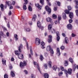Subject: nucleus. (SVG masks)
<instances>
[{
  "mask_svg": "<svg viewBox=\"0 0 78 78\" xmlns=\"http://www.w3.org/2000/svg\"><path fill=\"white\" fill-rule=\"evenodd\" d=\"M44 67H45V69H47V64H45L44 65Z\"/></svg>",
  "mask_w": 78,
  "mask_h": 78,
  "instance_id": "nucleus-55",
  "label": "nucleus"
},
{
  "mask_svg": "<svg viewBox=\"0 0 78 78\" xmlns=\"http://www.w3.org/2000/svg\"><path fill=\"white\" fill-rule=\"evenodd\" d=\"M72 73V69H69L68 72V74H69V75H71Z\"/></svg>",
  "mask_w": 78,
  "mask_h": 78,
  "instance_id": "nucleus-14",
  "label": "nucleus"
},
{
  "mask_svg": "<svg viewBox=\"0 0 78 78\" xmlns=\"http://www.w3.org/2000/svg\"><path fill=\"white\" fill-rule=\"evenodd\" d=\"M69 16L70 19H73V13L71 12L69 15Z\"/></svg>",
  "mask_w": 78,
  "mask_h": 78,
  "instance_id": "nucleus-10",
  "label": "nucleus"
},
{
  "mask_svg": "<svg viewBox=\"0 0 78 78\" xmlns=\"http://www.w3.org/2000/svg\"><path fill=\"white\" fill-rule=\"evenodd\" d=\"M48 30H51V29L52 28V26L51 24H49L48 25Z\"/></svg>",
  "mask_w": 78,
  "mask_h": 78,
  "instance_id": "nucleus-27",
  "label": "nucleus"
},
{
  "mask_svg": "<svg viewBox=\"0 0 78 78\" xmlns=\"http://www.w3.org/2000/svg\"><path fill=\"white\" fill-rule=\"evenodd\" d=\"M75 1L76 2V5H78V1L76 0H75Z\"/></svg>",
  "mask_w": 78,
  "mask_h": 78,
  "instance_id": "nucleus-63",
  "label": "nucleus"
},
{
  "mask_svg": "<svg viewBox=\"0 0 78 78\" xmlns=\"http://www.w3.org/2000/svg\"><path fill=\"white\" fill-rule=\"evenodd\" d=\"M24 72L25 74H28V71H27V70H25L24 71Z\"/></svg>",
  "mask_w": 78,
  "mask_h": 78,
  "instance_id": "nucleus-61",
  "label": "nucleus"
},
{
  "mask_svg": "<svg viewBox=\"0 0 78 78\" xmlns=\"http://www.w3.org/2000/svg\"><path fill=\"white\" fill-rule=\"evenodd\" d=\"M61 49L62 50H63L64 48H65V47H64V46H62L60 47Z\"/></svg>",
  "mask_w": 78,
  "mask_h": 78,
  "instance_id": "nucleus-45",
  "label": "nucleus"
},
{
  "mask_svg": "<svg viewBox=\"0 0 78 78\" xmlns=\"http://www.w3.org/2000/svg\"><path fill=\"white\" fill-rule=\"evenodd\" d=\"M4 78H8V75L7 74H5L4 75Z\"/></svg>",
  "mask_w": 78,
  "mask_h": 78,
  "instance_id": "nucleus-43",
  "label": "nucleus"
},
{
  "mask_svg": "<svg viewBox=\"0 0 78 78\" xmlns=\"http://www.w3.org/2000/svg\"><path fill=\"white\" fill-rule=\"evenodd\" d=\"M61 17L59 15H58V20L59 23V21L60 20H61Z\"/></svg>",
  "mask_w": 78,
  "mask_h": 78,
  "instance_id": "nucleus-28",
  "label": "nucleus"
},
{
  "mask_svg": "<svg viewBox=\"0 0 78 78\" xmlns=\"http://www.w3.org/2000/svg\"><path fill=\"white\" fill-rule=\"evenodd\" d=\"M52 17H53V19H57V16L55 14L52 15Z\"/></svg>",
  "mask_w": 78,
  "mask_h": 78,
  "instance_id": "nucleus-26",
  "label": "nucleus"
},
{
  "mask_svg": "<svg viewBox=\"0 0 78 78\" xmlns=\"http://www.w3.org/2000/svg\"><path fill=\"white\" fill-rule=\"evenodd\" d=\"M57 54L58 56H59L61 55V53L60 52H57Z\"/></svg>",
  "mask_w": 78,
  "mask_h": 78,
  "instance_id": "nucleus-58",
  "label": "nucleus"
},
{
  "mask_svg": "<svg viewBox=\"0 0 78 78\" xmlns=\"http://www.w3.org/2000/svg\"><path fill=\"white\" fill-rule=\"evenodd\" d=\"M41 45L42 46L41 48L42 49H44V48H45V47L44 46L45 45V43L44 42V41H42L41 43Z\"/></svg>",
  "mask_w": 78,
  "mask_h": 78,
  "instance_id": "nucleus-9",
  "label": "nucleus"
},
{
  "mask_svg": "<svg viewBox=\"0 0 78 78\" xmlns=\"http://www.w3.org/2000/svg\"><path fill=\"white\" fill-rule=\"evenodd\" d=\"M28 9L30 11H32V7L31 6V5H29L28 7Z\"/></svg>",
  "mask_w": 78,
  "mask_h": 78,
  "instance_id": "nucleus-35",
  "label": "nucleus"
},
{
  "mask_svg": "<svg viewBox=\"0 0 78 78\" xmlns=\"http://www.w3.org/2000/svg\"><path fill=\"white\" fill-rule=\"evenodd\" d=\"M58 5V6H60L61 5V3L60 2H59V1H58L57 2Z\"/></svg>",
  "mask_w": 78,
  "mask_h": 78,
  "instance_id": "nucleus-48",
  "label": "nucleus"
},
{
  "mask_svg": "<svg viewBox=\"0 0 78 78\" xmlns=\"http://www.w3.org/2000/svg\"><path fill=\"white\" fill-rule=\"evenodd\" d=\"M44 54L45 56H48V54H47V53L46 52L44 53Z\"/></svg>",
  "mask_w": 78,
  "mask_h": 78,
  "instance_id": "nucleus-59",
  "label": "nucleus"
},
{
  "mask_svg": "<svg viewBox=\"0 0 78 78\" xmlns=\"http://www.w3.org/2000/svg\"><path fill=\"white\" fill-rule=\"evenodd\" d=\"M26 5H27L24 4V5L23 6V10H25L27 9V6H26Z\"/></svg>",
  "mask_w": 78,
  "mask_h": 78,
  "instance_id": "nucleus-25",
  "label": "nucleus"
},
{
  "mask_svg": "<svg viewBox=\"0 0 78 78\" xmlns=\"http://www.w3.org/2000/svg\"><path fill=\"white\" fill-rule=\"evenodd\" d=\"M30 78H35L34 77V76L33 74H31L30 77Z\"/></svg>",
  "mask_w": 78,
  "mask_h": 78,
  "instance_id": "nucleus-64",
  "label": "nucleus"
},
{
  "mask_svg": "<svg viewBox=\"0 0 78 78\" xmlns=\"http://www.w3.org/2000/svg\"><path fill=\"white\" fill-rule=\"evenodd\" d=\"M27 65V62L24 61L23 62H21L20 63V66L21 67H23L24 66H26Z\"/></svg>",
  "mask_w": 78,
  "mask_h": 78,
  "instance_id": "nucleus-2",
  "label": "nucleus"
},
{
  "mask_svg": "<svg viewBox=\"0 0 78 78\" xmlns=\"http://www.w3.org/2000/svg\"><path fill=\"white\" fill-rule=\"evenodd\" d=\"M0 35L1 36H3L4 37H6V35L4 34L3 33V32L2 31L0 32Z\"/></svg>",
  "mask_w": 78,
  "mask_h": 78,
  "instance_id": "nucleus-15",
  "label": "nucleus"
},
{
  "mask_svg": "<svg viewBox=\"0 0 78 78\" xmlns=\"http://www.w3.org/2000/svg\"><path fill=\"white\" fill-rule=\"evenodd\" d=\"M35 5L37 7L39 8V9H41L42 7L41 6H40V5H39V3H37V5L36 4Z\"/></svg>",
  "mask_w": 78,
  "mask_h": 78,
  "instance_id": "nucleus-20",
  "label": "nucleus"
},
{
  "mask_svg": "<svg viewBox=\"0 0 78 78\" xmlns=\"http://www.w3.org/2000/svg\"><path fill=\"white\" fill-rule=\"evenodd\" d=\"M36 18H37V16H36V15H34L32 19V20L33 21H35Z\"/></svg>",
  "mask_w": 78,
  "mask_h": 78,
  "instance_id": "nucleus-19",
  "label": "nucleus"
},
{
  "mask_svg": "<svg viewBox=\"0 0 78 78\" xmlns=\"http://www.w3.org/2000/svg\"><path fill=\"white\" fill-rule=\"evenodd\" d=\"M12 14V12H11V11H10L9 12V16H11V15Z\"/></svg>",
  "mask_w": 78,
  "mask_h": 78,
  "instance_id": "nucleus-60",
  "label": "nucleus"
},
{
  "mask_svg": "<svg viewBox=\"0 0 78 78\" xmlns=\"http://www.w3.org/2000/svg\"><path fill=\"white\" fill-rule=\"evenodd\" d=\"M48 41L49 43H50L52 41V36L50 35L48 36Z\"/></svg>",
  "mask_w": 78,
  "mask_h": 78,
  "instance_id": "nucleus-6",
  "label": "nucleus"
},
{
  "mask_svg": "<svg viewBox=\"0 0 78 78\" xmlns=\"http://www.w3.org/2000/svg\"><path fill=\"white\" fill-rule=\"evenodd\" d=\"M10 74L12 77H14L15 76V73H14L13 71H11Z\"/></svg>",
  "mask_w": 78,
  "mask_h": 78,
  "instance_id": "nucleus-18",
  "label": "nucleus"
},
{
  "mask_svg": "<svg viewBox=\"0 0 78 78\" xmlns=\"http://www.w3.org/2000/svg\"><path fill=\"white\" fill-rule=\"evenodd\" d=\"M6 35L7 36H8V37H9V32H7Z\"/></svg>",
  "mask_w": 78,
  "mask_h": 78,
  "instance_id": "nucleus-57",
  "label": "nucleus"
},
{
  "mask_svg": "<svg viewBox=\"0 0 78 78\" xmlns=\"http://www.w3.org/2000/svg\"><path fill=\"white\" fill-rule=\"evenodd\" d=\"M68 10H69V11H70L72 9V7L70 6H68Z\"/></svg>",
  "mask_w": 78,
  "mask_h": 78,
  "instance_id": "nucleus-44",
  "label": "nucleus"
},
{
  "mask_svg": "<svg viewBox=\"0 0 78 78\" xmlns=\"http://www.w3.org/2000/svg\"><path fill=\"white\" fill-rule=\"evenodd\" d=\"M72 36L73 37H75L76 36V35L74 34L73 33H72Z\"/></svg>",
  "mask_w": 78,
  "mask_h": 78,
  "instance_id": "nucleus-54",
  "label": "nucleus"
},
{
  "mask_svg": "<svg viewBox=\"0 0 78 78\" xmlns=\"http://www.w3.org/2000/svg\"><path fill=\"white\" fill-rule=\"evenodd\" d=\"M4 7V5H3V4H2L1 5L0 7L1 8L2 11H3V10H4V9H3Z\"/></svg>",
  "mask_w": 78,
  "mask_h": 78,
  "instance_id": "nucleus-22",
  "label": "nucleus"
},
{
  "mask_svg": "<svg viewBox=\"0 0 78 78\" xmlns=\"http://www.w3.org/2000/svg\"><path fill=\"white\" fill-rule=\"evenodd\" d=\"M40 3H41L42 5H44V0H40Z\"/></svg>",
  "mask_w": 78,
  "mask_h": 78,
  "instance_id": "nucleus-33",
  "label": "nucleus"
},
{
  "mask_svg": "<svg viewBox=\"0 0 78 78\" xmlns=\"http://www.w3.org/2000/svg\"><path fill=\"white\" fill-rule=\"evenodd\" d=\"M26 31L27 32H30V29L29 28H27L26 29Z\"/></svg>",
  "mask_w": 78,
  "mask_h": 78,
  "instance_id": "nucleus-51",
  "label": "nucleus"
},
{
  "mask_svg": "<svg viewBox=\"0 0 78 78\" xmlns=\"http://www.w3.org/2000/svg\"><path fill=\"white\" fill-rule=\"evenodd\" d=\"M56 34L57 36L56 37V40L57 41H59V39H60V37H59L60 34L58 31L56 32Z\"/></svg>",
  "mask_w": 78,
  "mask_h": 78,
  "instance_id": "nucleus-4",
  "label": "nucleus"
},
{
  "mask_svg": "<svg viewBox=\"0 0 78 78\" xmlns=\"http://www.w3.org/2000/svg\"><path fill=\"white\" fill-rule=\"evenodd\" d=\"M44 76V78H49V75L47 73H45L44 74V75H43Z\"/></svg>",
  "mask_w": 78,
  "mask_h": 78,
  "instance_id": "nucleus-12",
  "label": "nucleus"
},
{
  "mask_svg": "<svg viewBox=\"0 0 78 78\" xmlns=\"http://www.w3.org/2000/svg\"><path fill=\"white\" fill-rule=\"evenodd\" d=\"M40 59L41 61H42L43 59H44V57H43V55H40Z\"/></svg>",
  "mask_w": 78,
  "mask_h": 78,
  "instance_id": "nucleus-32",
  "label": "nucleus"
},
{
  "mask_svg": "<svg viewBox=\"0 0 78 78\" xmlns=\"http://www.w3.org/2000/svg\"><path fill=\"white\" fill-rule=\"evenodd\" d=\"M62 75H63V72L62 71H61L58 73V75L59 76H62Z\"/></svg>",
  "mask_w": 78,
  "mask_h": 78,
  "instance_id": "nucleus-37",
  "label": "nucleus"
},
{
  "mask_svg": "<svg viewBox=\"0 0 78 78\" xmlns=\"http://www.w3.org/2000/svg\"><path fill=\"white\" fill-rule=\"evenodd\" d=\"M18 58L20 59H23V55L21 54H20L18 55Z\"/></svg>",
  "mask_w": 78,
  "mask_h": 78,
  "instance_id": "nucleus-11",
  "label": "nucleus"
},
{
  "mask_svg": "<svg viewBox=\"0 0 78 78\" xmlns=\"http://www.w3.org/2000/svg\"><path fill=\"white\" fill-rule=\"evenodd\" d=\"M37 25L39 28L41 29V30H42L44 29V27L41 26V24L39 22V21L37 22Z\"/></svg>",
  "mask_w": 78,
  "mask_h": 78,
  "instance_id": "nucleus-3",
  "label": "nucleus"
},
{
  "mask_svg": "<svg viewBox=\"0 0 78 78\" xmlns=\"http://www.w3.org/2000/svg\"><path fill=\"white\" fill-rule=\"evenodd\" d=\"M65 42L66 44H67L69 42V39L67 37H66L65 39Z\"/></svg>",
  "mask_w": 78,
  "mask_h": 78,
  "instance_id": "nucleus-17",
  "label": "nucleus"
},
{
  "mask_svg": "<svg viewBox=\"0 0 78 78\" xmlns=\"http://www.w3.org/2000/svg\"><path fill=\"white\" fill-rule=\"evenodd\" d=\"M64 65L65 66H67L68 65V62H67V61H65V63L64 64Z\"/></svg>",
  "mask_w": 78,
  "mask_h": 78,
  "instance_id": "nucleus-41",
  "label": "nucleus"
},
{
  "mask_svg": "<svg viewBox=\"0 0 78 78\" xmlns=\"http://www.w3.org/2000/svg\"><path fill=\"white\" fill-rule=\"evenodd\" d=\"M15 55H17V56H19V52L18 51H15Z\"/></svg>",
  "mask_w": 78,
  "mask_h": 78,
  "instance_id": "nucleus-29",
  "label": "nucleus"
},
{
  "mask_svg": "<svg viewBox=\"0 0 78 78\" xmlns=\"http://www.w3.org/2000/svg\"><path fill=\"white\" fill-rule=\"evenodd\" d=\"M52 69H53L54 70L56 71V69H57V66H55L52 67Z\"/></svg>",
  "mask_w": 78,
  "mask_h": 78,
  "instance_id": "nucleus-38",
  "label": "nucleus"
},
{
  "mask_svg": "<svg viewBox=\"0 0 78 78\" xmlns=\"http://www.w3.org/2000/svg\"><path fill=\"white\" fill-rule=\"evenodd\" d=\"M6 3L7 4L8 6H10L12 5V4L11 3V2H8L7 1L6 2Z\"/></svg>",
  "mask_w": 78,
  "mask_h": 78,
  "instance_id": "nucleus-23",
  "label": "nucleus"
},
{
  "mask_svg": "<svg viewBox=\"0 0 78 78\" xmlns=\"http://www.w3.org/2000/svg\"><path fill=\"white\" fill-rule=\"evenodd\" d=\"M51 48L50 46H47L46 50L48 51H51Z\"/></svg>",
  "mask_w": 78,
  "mask_h": 78,
  "instance_id": "nucleus-16",
  "label": "nucleus"
},
{
  "mask_svg": "<svg viewBox=\"0 0 78 78\" xmlns=\"http://www.w3.org/2000/svg\"><path fill=\"white\" fill-rule=\"evenodd\" d=\"M73 66H74L73 67V69H76V68H77V69H78V65L76 66V64H74Z\"/></svg>",
  "mask_w": 78,
  "mask_h": 78,
  "instance_id": "nucleus-30",
  "label": "nucleus"
},
{
  "mask_svg": "<svg viewBox=\"0 0 78 78\" xmlns=\"http://www.w3.org/2000/svg\"><path fill=\"white\" fill-rule=\"evenodd\" d=\"M69 12H70L69 11L67 10H65V13L67 14H69Z\"/></svg>",
  "mask_w": 78,
  "mask_h": 78,
  "instance_id": "nucleus-42",
  "label": "nucleus"
},
{
  "mask_svg": "<svg viewBox=\"0 0 78 78\" xmlns=\"http://www.w3.org/2000/svg\"><path fill=\"white\" fill-rule=\"evenodd\" d=\"M62 17H63L64 19H66L67 18V16H66V13H62Z\"/></svg>",
  "mask_w": 78,
  "mask_h": 78,
  "instance_id": "nucleus-24",
  "label": "nucleus"
},
{
  "mask_svg": "<svg viewBox=\"0 0 78 78\" xmlns=\"http://www.w3.org/2000/svg\"><path fill=\"white\" fill-rule=\"evenodd\" d=\"M51 33L53 34H55V30L53 29H52L51 30Z\"/></svg>",
  "mask_w": 78,
  "mask_h": 78,
  "instance_id": "nucleus-39",
  "label": "nucleus"
},
{
  "mask_svg": "<svg viewBox=\"0 0 78 78\" xmlns=\"http://www.w3.org/2000/svg\"><path fill=\"white\" fill-rule=\"evenodd\" d=\"M73 21V20L72 19H70L69 20V23H72Z\"/></svg>",
  "mask_w": 78,
  "mask_h": 78,
  "instance_id": "nucleus-50",
  "label": "nucleus"
},
{
  "mask_svg": "<svg viewBox=\"0 0 78 78\" xmlns=\"http://www.w3.org/2000/svg\"><path fill=\"white\" fill-rule=\"evenodd\" d=\"M69 61H70V62L72 63V64L73 63V59H72V58H69Z\"/></svg>",
  "mask_w": 78,
  "mask_h": 78,
  "instance_id": "nucleus-40",
  "label": "nucleus"
},
{
  "mask_svg": "<svg viewBox=\"0 0 78 78\" xmlns=\"http://www.w3.org/2000/svg\"><path fill=\"white\" fill-rule=\"evenodd\" d=\"M67 27L68 30H72V26L70 24H68L67 26Z\"/></svg>",
  "mask_w": 78,
  "mask_h": 78,
  "instance_id": "nucleus-8",
  "label": "nucleus"
},
{
  "mask_svg": "<svg viewBox=\"0 0 78 78\" xmlns=\"http://www.w3.org/2000/svg\"><path fill=\"white\" fill-rule=\"evenodd\" d=\"M24 2L25 3H24V5H27L28 4V0H24Z\"/></svg>",
  "mask_w": 78,
  "mask_h": 78,
  "instance_id": "nucleus-46",
  "label": "nucleus"
},
{
  "mask_svg": "<svg viewBox=\"0 0 78 78\" xmlns=\"http://www.w3.org/2000/svg\"><path fill=\"white\" fill-rule=\"evenodd\" d=\"M45 9L46 11L48 12V14H50L51 13V9L47 5L45 7Z\"/></svg>",
  "mask_w": 78,
  "mask_h": 78,
  "instance_id": "nucleus-1",
  "label": "nucleus"
},
{
  "mask_svg": "<svg viewBox=\"0 0 78 78\" xmlns=\"http://www.w3.org/2000/svg\"><path fill=\"white\" fill-rule=\"evenodd\" d=\"M30 51L32 55H33V51L32 50V49H30Z\"/></svg>",
  "mask_w": 78,
  "mask_h": 78,
  "instance_id": "nucleus-47",
  "label": "nucleus"
},
{
  "mask_svg": "<svg viewBox=\"0 0 78 78\" xmlns=\"http://www.w3.org/2000/svg\"><path fill=\"white\" fill-rule=\"evenodd\" d=\"M16 4V1H13L12 2V4L13 5H14Z\"/></svg>",
  "mask_w": 78,
  "mask_h": 78,
  "instance_id": "nucleus-56",
  "label": "nucleus"
},
{
  "mask_svg": "<svg viewBox=\"0 0 78 78\" xmlns=\"http://www.w3.org/2000/svg\"><path fill=\"white\" fill-rule=\"evenodd\" d=\"M36 45H39L41 44V40L40 39L37 38L36 40Z\"/></svg>",
  "mask_w": 78,
  "mask_h": 78,
  "instance_id": "nucleus-5",
  "label": "nucleus"
},
{
  "mask_svg": "<svg viewBox=\"0 0 78 78\" xmlns=\"http://www.w3.org/2000/svg\"><path fill=\"white\" fill-rule=\"evenodd\" d=\"M37 69L40 72V73H41V69H40V67H39V63H37Z\"/></svg>",
  "mask_w": 78,
  "mask_h": 78,
  "instance_id": "nucleus-21",
  "label": "nucleus"
},
{
  "mask_svg": "<svg viewBox=\"0 0 78 78\" xmlns=\"http://www.w3.org/2000/svg\"><path fill=\"white\" fill-rule=\"evenodd\" d=\"M20 48H21V49L23 48V45H22V44H20L19 47L18 48V50L20 53H21V52H22V51H21Z\"/></svg>",
  "mask_w": 78,
  "mask_h": 78,
  "instance_id": "nucleus-7",
  "label": "nucleus"
},
{
  "mask_svg": "<svg viewBox=\"0 0 78 78\" xmlns=\"http://www.w3.org/2000/svg\"><path fill=\"white\" fill-rule=\"evenodd\" d=\"M76 12L77 16H78V10H76Z\"/></svg>",
  "mask_w": 78,
  "mask_h": 78,
  "instance_id": "nucleus-53",
  "label": "nucleus"
},
{
  "mask_svg": "<svg viewBox=\"0 0 78 78\" xmlns=\"http://www.w3.org/2000/svg\"><path fill=\"white\" fill-rule=\"evenodd\" d=\"M17 36H18L16 34H15L14 35V37L16 39V41H17L18 40V38H17Z\"/></svg>",
  "mask_w": 78,
  "mask_h": 78,
  "instance_id": "nucleus-31",
  "label": "nucleus"
},
{
  "mask_svg": "<svg viewBox=\"0 0 78 78\" xmlns=\"http://www.w3.org/2000/svg\"><path fill=\"white\" fill-rule=\"evenodd\" d=\"M7 27L9 28H10V26H9V22H8L7 23Z\"/></svg>",
  "mask_w": 78,
  "mask_h": 78,
  "instance_id": "nucleus-52",
  "label": "nucleus"
},
{
  "mask_svg": "<svg viewBox=\"0 0 78 78\" xmlns=\"http://www.w3.org/2000/svg\"><path fill=\"white\" fill-rule=\"evenodd\" d=\"M50 51L51 54H53L54 53V52L53 51V49H51Z\"/></svg>",
  "mask_w": 78,
  "mask_h": 78,
  "instance_id": "nucleus-49",
  "label": "nucleus"
},
{
  "mask_svg": "<svg viewBox=\"0 0 78 78\" xmlns=\"http://www.w3.org/2000/svg\"><path fill=\"white\" fill-rule=\"evenodd\" d=\"M2 62L3 66L6 65V60H5V59L4 58H2Z\"/></svg>",
  "mask_w": 78,
  "mask_h": 78,
  "instance_id": "nucleus-13",
  "label": "nucleus"
},
{
  "mask_svg": "<svg viewBox=\"0 0 78 78\" xmlns=\"http://www.w3.org/2000/svg\"><path fill=\"white\" fill-rule=\"evenodd\" d=\"M46 20L47 22H51L52 20L51 18H47Z\"/></svg>",
  "mask_w": 78,
  "mask_h": 78,
  "instance_id": "nucleus-36",
  "label": "nucleus"
},
{
  "mask_svg": "<svg viewBox=\"0 0 78 78\" xmlns=\"http://www.w3.org/2000/svg\"><path fill=\"white\" fill-rule=\"evenodd\" d=\"M48 65L49 67H51V62L49 61L48 63Z\"/></svg>",
  "mask_w": 78,
  "mask_h": 78,
  "instance_id": "nucleus-34",
  "label": "nucleus"
},
{
  "mask_svg": "<svg viewBox=\"0 0 78 78\" xmlns=\"http://www.w3.org/2000/svg\"><path fill=\"white\" fill-rule=\"evenodd\" d=\"M57 52H60V50H59V48H57Z\"/></svg>",
  "mask_w": 78,
  "mask_h": 78,
  "instance_id": "nucleus-62",
  "label": "nucleus"
}]
</instances>
